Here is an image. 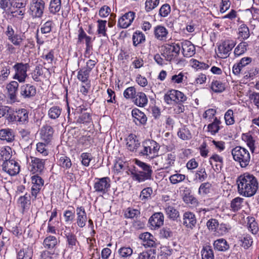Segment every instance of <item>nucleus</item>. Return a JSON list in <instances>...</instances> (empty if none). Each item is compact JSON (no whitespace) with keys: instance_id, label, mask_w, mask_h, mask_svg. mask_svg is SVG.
I'll list each match as a JSON object with an SVG mask.
<instances>
[{"instance_id":"0e129e2a","label":"nucleus","mask_w":259,"mask_h":259,"mask_svg":"<svg viewBox=\"0 0 259 259\" xmlns=\"http://www.w3.org/2000/svg\"><path fill=\"white\" fill-rule=\"evenodd\" d=\"M59 162L61 167L66 169L69 168L72 165L70 159L65 155H62L60 157Z\"/></svg>"},{"instance_id":"ea45409f","label":"nucleus","mask_w":259,"mask_h":259,"mask_svg":"<svg viewBox=\"0 0 259 259\" xmlns=\"http://www.w3.org/2000/svg\"><path fill=\"white\" fill-rule=\"evenodd\" d=\"M240 245L244 249H247L249 248L252 244L253 241L251 237L248 235H244L239 239Z\"/></svg>"},{"instance_id":"8fccbe9b","label":"nucleus","mask_w":259,"mask_h":259,"mask_svg":"<svg viewBox=\"0 0 259 259\" xmlns=\"http://www.w3.org/2000/svg\"><path fill=\"white\" fill-rule=\"evenodd\" d=\"M211 184L208 182L202 183L198 189V193L201 195H205L209 193L211 190Z\"/></svg>"},{"instance_id":"de8ad7c7","label":"nucleus","mask_w":259,"mask_h":259,"mask_svg":"<svg viewBox=\"0 0 259 259\" xmlns=\"http://www.w3.org/2000/svg\"><path fill=\"white\" fill-rule=\"evenodd\" d=\"M248 44L246 41H242L235 49L234 55L236 57H238L246 52L247 51V47Z\"/></svg>"},{"instance_id":"5701e85b","label":"nucleus","mask_w":259,"mask_h":259,"mask_svg":"<svg viewBox=\"0 0 259 259\" xmlns=\"http://www.w3.org/2000/svg\"><path fill=\"white\" fill-rule=\"evenodd\" d=\"M19 87V83L15 80L11 81L7 85L8 95L10 100L15 102L17 101V94Z\"/></svg>"},{"instance_id":"49530a36","label":"nucleus","mask_w":259,"mask_h":259,"mask_svg":"<svg viewBox=\"0 0 259 259\" xmlns=\"http://www.w3.org/2000/svg\"><path fill=\"white\" fill-rule=\"evenodd\" d=\"M185 189L183 197L184 201L188 204H195L197 203V199L190 194L189 189L187 188Z\"/></svg>"},{"instance_id":"774afa93","label":"nucleus","mask_w":259,"mask_h":259,"mask_svg":"<svg viewBox=\"0 0 259 259\" xmlns=\"http://www.w3.org/2000/svg\"><path fill=\"white\" fill-rule=\"evenodd\" d=\"M139 259H155V252L154 250L143 251L138 256Z\"/></svg>"},{"instance_id":"f257e3e1","label":"nucleus","mask_w":259,"mask_h":259,"mask_svg":"<svg viewBox=\"0 0 259 259\" xmlns=\"http://www.w3.org/2000/svg\"><path fill=\"white\" fill-rule=\"evenodd\" d=\"M238 192L243 196L250 197L255 195L258 187L257 179L248 173L241 175L236 180Z\"/></svg>"},{"instance_id":"e433bc0d","label":"nucleus","mask_w":259,"mask_h":259,"mask_svg":"<svg viewBox=\"0 0 259 259\" xmlns=\"http://www.w3.org/2000/svg\"><path fill=\"white\" fill-rule=\"evenodd\" d=\"M212 122L209 123L207 126V131L210 133L211 135H215L220 130L221 121L215 117Z\"/></svg>"},{"instance_id":"4be33fe9","label":"nucleus","mask_w":259,"mask_h":259,"mask_svg":"<svg viewBox=\"0 0 259 259\" xmlns=\"http://www.w3.org/2000/svg\"><path fill=\"white\" fill-rule=\"evenodd\" d=\"M53 127L49 125H44L40 131V136L42 140L49 143L52 140L54 134Z\"/></svg>"},{"instance_id":"4468645a","label":"nucleus","mask_w":259,"mask_h":259,"mask_svg":"<svg viewBox=\"0 0 259 259\" xmlns=\"http://www.w3.org/2000/svg\"><path fill=\"white\" fill-rule=\"evenodd\" d=\"M195 215L190 211L185 212L183 215L182 224L187 229H193L196 225Z\"/></svg>"},{"instance_id":"6ab92c4d","label":"nucleus","mask_w":259,"mask_h":259,"mask_svg":"<svg viewBox=\"0 0 259 259\" xmlns=\"http://www.w3.org/2000/svg\"><path fill=\"white\" fill-rule=\"evenodd\" d=\"M31 77L35 82H42L44 79H46L47 76L44 71V68L41 65L35 66L34 70L31 73Z\"/></svg>"},{"instance_id":"7ed1b4c3","label":"nucleus","mask_w":259,"mask_h":259,"mask_svg":"<svg viewBox=\"0 0 259 259\" xmlns=\"http://www.w3.org/2000/svg\"><path fill=\"white\" fill-rule=\"evenodd\" d=\"M160 145L153 140H146L142 143V149L139 154L149 159L154 158L158 156Z\"/></svg>"},{"instance_id":"f3484780","label":"nucleus","mask_w":259,"mask_h":259,"mask_svg":"<svg viewBox=\"0 0 259 259\" xmlns=\"http://www.w3.org/2000/svg\"><path fill=\"white\" fill-rule=\"evenodd\" d=\"M76 224L80 228L84 227L87 221V215L83 206H77L76 209Z\"/></svg>"},{"instance_id":"6e6d98bb","label":"nucleus","mask_w":259,"mask_h":259,"mask_svg":"<svg viewBox=\"0 0 259 259\" xmlns=\"http://www.w3.org/2000/svg\"><path fill=\"white\" fill-rule=\"evenodd\" d=\"M67 239V242L69 248H73L76 245L77 242L75 235L71 232H68L65 234Z\"/></svg>"},{"instance_id":"aec40b11","label":"nucleus","mask_w":259,"mask_h":259,"mask_svg":"<svg viewBox=\"0 0 259 259\" xmlns=\"http://www.w3.org/2000/svg\"><path fill=\"white\" fill-rule=\"evenodd\" d=\"M149 223L154 229L159 228L163 225L164 215L162 212H156L149 219Z\"/></svg>"},{"instance_id":"39448f33","label":"nucleus","mask_w":259,"mask_h":259,"mask_svg":"<svg viewBox=\"0 0 259 259\" xmlns=\"http://www.w3.org/2000/svg\"><path fill=\"white\" fill-rule=\"evenodd\" d=\"M180 53V46L176 43L165 44L161 47V55L166 61L171 62L178 57Z\"/></svg>"},{"instance_id":"c03bdc74","label":"nucleus","mask_w":259,"mask_h":259,"mask_svg":"<svg viewBox=\"0 0 259 259\" xmlns=\"http://www.w3.org/2000/svg\"><path fill=\"white\" fill-rule=\"evenodd\" d=\"M126 166V162L120 159H117L114 164L113 170L115 173L119 174L122 172Z\"/></svg>"},{"instance_id":"a18cd8bd","label":"nucleus","mask_w":259,"mask_h":259,"mask_svg":"<svg viewBox=\"0 0 259 259\" xmlns=\"http://www.w3.org/2000/svg\"><path fill=\"white\" fill-rule=\"evenodd\" d=\"M213 246L215 249L219 251H226L227 250V241L223 238L217 239L214 241Z\"/></svg>"},{"instance_id":"b1692460","label":"nucleus","mask_w":259,"mask_h":259,"mask_svg":"<svg viewBox=\"0 0 259 259\" xmlns=\"http://www.w3.org/2000/svg\"><path fill=\"white\" fill-rule=\"evenodd\" d=\"M126 146L128 150L131 151H135L138 149L140 143L136 135L130 134L125 139Z\"/></svg>"},{"instance_id":"f03ea898","label":"nucleus","mask_w":259,"mask_h":259,"mask_svg":"<svg viewBox=\"0 0 259 259\" xmlns=\"http://www.w3.org/2000/svg\"><path fill=\"white\" fill-rule=\"evenodd\" d=\"M135 163L142 168V170H139L135 167L129 170L131 177L134 181L139 183L143 182L152 178V170L151 166L147 163L136 160Z\"/></svg>"},{"instance_id":"c9c22d12","label":"nucleus","mask_w":259,"mask_h":259,"mask_svg":"<svg viewBox=\"0 0 259 259\" xmlns=\"http://www.w3.org/2000/svg\"><path fill=\"white\" fill-rule=\"evenodd\" d=\"M164 209L166 214L170 219L175 220L179 217V211L172 206H170L166 204Z\"/></svg>"},{"instance_id":"ddd939ff","label":"nucleus","mask_w":259,"mask_h":259,"mask_svg":"<svg viewBox=\"0 0 259 259\" xmlns=\"http://www.w3.org/2000/svg\"><path fill=\"white\" fill-rule=\"evenodd\" d=\"M135 17V13L128 12L118 19L117 26L121 28H126L132 24Z\"/></svg>"},{"instance_id":"2eb2a0df","label":"nucleus","mask_w":259,"mask_h":259,"mask_svg":"<svg viewBox=\"0 0 259 259\" xmlns=\"http://www.w3.org/2000/svg\"><path fill=\"white\" fill-rule=\"evenodd\" d=\"M29 168L33 173H40L45 167V160L36 157H31Z\"/></svg>"},{"instance_id":"052dcab7","label":"nucleus","mask_w":259,"mask_h":259,"mask_svg":"<svg viewBox=\"0 0 259 259\" xmlns=\"http://www.w3.org/2000/svg\"><path fill=\"white\" fill-rule=\"evenodd\" d=\"M211 88L214 92H222L226 88L225 84L222 83L220 81L216 80L212 82Z\"/></svg>"},{"instance_id":"bf43d9fd","label":"nucleus","mask_w":259,"mask_h":259,"mask_svg":"<svg viewBox=\"0 0 259 259\" xmlns=\"http://www.w3.org/2000/svg\"><path fill=\"white\" fill-rule=\"evenodd\" d=\"M137 94L136 90L135 87H130L126 89L123 92V97L126 99L134 100Z\"/></svg>"},{"instance_id":"7c9ffc66","label":"nucleus","mask_w":259,"mask_h":259,"mask_svg":"<svg viewBox=\"0 0 259 259\" xmlns=\"http://www.w3.org/2000/svg\"><path fill=\"white\" fill-rule=\"evenodd\" d=\"M161 158L163 168H168L174 165L176 160V154L174 152L163 154Z\"/></svg>"},{"instance_id":"dca6fc26","label":"nucleus","mask_w":259,"mask_h":259,"mask_svg":"<svg viewBox=\"0 0 259 259\" xmlns=\"http://www.w3.org/2000/svg\"><path fill=\"white\" fill-rule=\"evenodd\" d=\"M36 93V88L30 84H24L20 87V94L24 99H29L34 97Z\"/></svg>"},{"instance_id":"603ef678","label":"nucleus","mask_w":259,"mask_h":259,"mask_svg":"<svg viewBox=\"0 0 259 259\" xmlns=\"http://www.w3.org/2000/svg\"><path fill=\"white\" fill-rule=\"evenodd\" d=\"M178 136L183 140H188L192 138L190 131L186 127L181 128L178 132Z\"/></svg>"},{"instance_id":"20e7f679","label":"nucleus","mask_w":259,"mask_h":259,"mask_svg":"<svg viewBox=\"0 0 259 259\" xmlns=\"http://www.w3.org/2000/svg\"><path fill=\"white\" fill-rule=\"evenodd\" d=\"M233 159L237 162L242 168L246 167L250 161V155L246 149L237 146L232 150Z\"/></svg>"},{"instance_id":"a878e982","label":"nucleus","mask_w":259,"mask_h":259,"mask_svg":"<svg viewBox=\"0 0 259 259\" xmlns=\"http://www.w3.org/2000/svg\"><path fill=\"white\" fill-rule=\"evenodd\" d=\"M132 115L134 118V121L136 124H146L147 118L146 115L139 109L135 108L132 111Z\"/></svg>"},{"instance_id":"393cba45","label":"nucleus","mask_w":259,"mask_h":259,"mask_svg":"<svg viewBox=\"0 0 259 259\" xmlns=\"http://www.w3.org/2000/svg\"><path fill=\"white\" fill-rule=\"evenodd\" d=\"M59 243V239L55 236L49 235L44 240L42 244L46 249L53 250L57 248Z\"/></svg>"},{"instance_id":"cd10ccee","label":"nucleus","mask_w":259,"mask_h":259,"mask_svg":"<svg viewBox=\"0 0 259 259\" xmlns=\"http://www.w3.org/2000/svg\"><path fill=\"white\" fill-rule=\"evenodd\" d=\"M251 61L252 58L249 57L242 58L239 63L234 65L233 72L236 75L239 74L242 68L250 63Z\"/></svg>"},{"instance_id":"4d7b16f0","label":"nucleus","mask_w":259,"mask_h":259,"mask_svg":"<svg viewBox=\"0 0 259 259\" xmlns=\"http://www.w3.org/2000/svg\"><path fill=\"white\" fill-rule=\"evenodd\" d=\"M216 53L218 57L220 58L225 59L227 58V46L225 41H223L218 46Z\"/></svg>"},{"instance_id":"09e8293b","label":"nucleus","mask_w":259,"mask_h":259,"mask_svg":"<svg viewBox=\"0 0 259 259\" xmlns=\"http://www.w3.org/2000/svg\"><path fill=\"white\" fill-rule=\"evenodd\" d=\"M202 259H214L213 252L209 246L204 247L201 250Z\"/></svg>"},{"instance_id":"9d476101","label":"nucleus","mask_w":259,"mask_h":259,"mask_svg":"<svg viewBox=\"0 0 259 259\" xmlns=\"http://www.w3.org/2000/svg\"><path fill=\"white\" fill-rule=\"evenodd\" d=\"M94 185L95 192L102 194H106L111 186V181L109 177L96 178Z\"/></svg>"},{"instance_id":"423d86ee","label":"nucleus","mask_w":259,"mask_h":259,"mask_svg":"<svg viewBox=\"0 0 259 259\" xmlns=\"http://www.w3.org/2000/svg\"><path fill=\"white\" fill-rule=\"evenodd\" d=\"M187 99V96L183 93L176 90L167 91L164 96V100L168 105L183 103Z\"/></svg>"},{"instance_id":"473e14b6","label":"nucleus","mask_w":259,"mask_h":259,"mask_svg":"<svg viewBox=\"0 0 259 259\" xmlns=\"http://www.w3.org/2000/svg\"><path fill=\"white\" fill-rule=\"evenodd\" d=\"M133 43L135 47L138 46L139 44L144 42L146 40L145 34L139 30L134 32L132 36Z\"/></svg>"},{"instance_id":"864d4df0","label":"nucleus","mask_w":259,"mask_h":259,"mask_svg":"<svg viewBox=\"0 0 259 259\" xmlns=\"http://www.w3.org/2000/svg\"><path fill=\"white\" fill-rule=\"evenodd\" d=\"M76 121L77 123L88 124L92 122V119L89 113L84 112L79 115Z\"/></svg>"},{"instance_id":"6e6552de","label":"nucleus","mask_w":259,"mask_h":259,"mask_svg":"<svg viewBox=\"0 0 259 259\" xmlns=\"http://www.w3.org/2000/svg\"><path fill=\"white\" fill-rule=\"evenodd\" d=\"M45 5L43 0H32L29 5L28 13L33 18H40L44 14Z\"/></svg>"},{"instance_id":"2f4dec72","label":"nucleus","mask_w":259,"mask_h":259,"mask_svg":"<svg viewBox=\"0 0 259 259\" xmlns=\"http://www.w3.org/2000/svg\"><path fill=\"white\" fill-rule=\"evenodd\" d=\"M62 109L59 106H53L48 111V116L49 118L52 120L58 119L61 115Z\"/></svg>"},{"instance_id":"72a5a7b5","label":"nucleus","mask_w":259,"mask_h":259,"mask_svg":"<svg viewBox=\"0 0 259 259\" xmlns=\"http://www.w3.org/2000/svg\"><path fill=\"white\" fill-rule=\"evenodd\" d=\"M33 249L27 247L21 249L17 253V259H32Z\"/></svg>"},{"instance_id":"f704fd0d","label":"nucleus","mask_w":259,"mask_h":259,"mask_svg":"<svg viewBox=\"0 0 259 259\" xmlns=\"http://www.w3.org/2000/svg\"><path fill=\"white\" fill-rule=\"evenodd\" d=\"M117 252L120 259H125L132 255L133 250L130 246H124L120 247Z\"/></svg>"},{"instance_id":"5fc2aeb1","label":"nucleus","mask_w":259,"mask_h":259,"mask_svg":"<svg viewBox=\"0 0 259 259\" xmlns=\"http://www.w3.org/2000/svg\"><path fill=\"white\" fill-rule=\"evenodd\" d=\"M140 214V211L136 209L128 207L124 211V216L126 219H133L138 217Z\"/></svg>"},{"instance_id":"f8f14e48","label":"nucleus","mask_w":259,"mask_h":259,"mask_svg":"<svg viewBox=\"0 0 259 259\" xmlns=\"http://www.w3.org/2000/svg\"><path fill=\"white\" fill-rule=\"evenodd\" d=\"M177 45L180 46V50L182 48V54L185 57H191L195 54V46L189 40H183Z\"/></svg>"},{"instance_id":"9b49d317","label":"nucleus","mask_w":259,"mask_h":259,"mask_svg":"<svg viewBox=\"0 0 259 259\" xmlns=\"http://www.w3.org/2000/svg\"><path fill=\"white\" fill-rule=\"evenodd\" d=\"M2 167L3 169L11 176L16 175L20 171L19 163L13 159L4 161L2 164Z\"/></svg>"},{"instance_id":"4c0bfd02","label":"nucleus","mask_w":259,"mask_h":259,"mask_svg":"<svg viewBox=\"0 0 259 259\" xmlns=\"http://www.w3.org/2000/svg\"><path fill=\"white\" fill-rule=\"evenodd\" d=\"M250 36L248 27L245 24H241L238 28V38L241 40L247 39Z\"/></svg>"},{"instance_id":"13d9d810","label":"nucleus","mask_w":259,"mask_h":259,"mask_svg":"<svg viewBox=\"0 0 259 259\" xmlns=\"http://www.w3.org/2000/svg\"><path fill=\"white\" fill-rule=\"evenodd\" d=\"M18 202L23 210L26 209L30 204L29 194H25L24 196L20 197Z\"/></svg>"},{"instance_id":"412c9836","label":"nucleus","mask_w":259,"mask_h":259,"mask_svg":"<svg viewBox=\"0 0 259 259\" xmlns=\"http://www.w3.org/2000/svg\"><path fill=\"white\" fill-rule=\"evenodd\" d=\"M140 238L142 240V244L145 247H154L156 246L155 238L149 232L141 234Z\"/></svg>"},{"instance_id":"1a4fd4ad","label":"nucleus","mask_w":259,"mask_h":259,"mask_svg":"<svg viewBox=\"0 0 259 259\" xmlns=\"http://www.w3.org/2000/svg\"><path fill=\"white\" fill-rule=\"evenodd\" d=\"M5 33L7 36L8 39L14 46L16 47H20L24 39V35L16 33L11 25H9L7 26Z\"/></svg>"},{"instance_id":"0eeeda50","label":"nucleus","mask_w":259,"mask_h":259,"mask_svg":"<svg viewBox=\"0 0 259 259\" xmlns=\"http://www.w3.org/2000/svg\"><path fill=\"white\" fill-rule=\"evenodd\" d=\"M30 66L28 63L22 62L15 63L13 66L15 73L12 78L20 83H24L28 76L27 72Z\"/></svg>"},{"instance_id":"c756f323","label":"nucleus","mask_w":259,"mask_h":259,"mask_svg":"<svg viewBox=\"0 0 259 259\" xmlns=\"http://www.w3.org/2000/svg\"><path fill=\"white\" fill-rule=\"evenodd\" d=\"M0 139L6 141L7 142H12L15 139V134L11 128H4L0 130Z\"/></svg>"},{"instance_id":"79ce46f5","label":"nucleus","mask_w":259,"mask_h":259,"mask_svg":"<svg viewBox=\"0 0 259 259\" xmlns=\"http://www.w3.org/2000/svg\"><path fill=\"white\" fill-rule=\"evenodd\" d=\"M207 178V174L204 168H199L195 174L194 181L202 182Z\"/></svg>"},{"instance_id":"c85d7f7f","label":"nucleus","mask_w":259,"mask_h":259,"mask_svg":"<svg viewBox=\"0 0 259 259\" xmlns=\"http://www.w3.org/2000/svg\"><path fill=\"white\" fill-rule=\"evenodd\" d=\"M133 102L136 105L144 107L147 105L148 100L146 94L141 92L137 93Z\"/></svg>"},{"instance_id":"bb28decb","label":"nucleus","mask_w":259,"mask_h":259,"mask_svg":"<svg viewBox=\"0 0 259 259\" xmlns=\"http://www.w3.org/2000/svg\"><path fill=\"white\" fill-rule=\"evenodd\" d=\"M16 122L19 124H25L28 123V111L24 108H22L16 111Z\"/></svg>"},{"instance_id":"3c124183","label":"nucleus","mask_w":259,"mask_h":259,"mask_svg":"<svg viewBox=\"0 0 259 259\" xmlns=\"http://www.w3.org/2000/svg\"><path fill=\"white\" fill-rule=\"evenodd\" d=\"M243 200V198L239 197L234 198L231 202V208L232 210L233 211H237L239 210L241 208Z\"/></svg>"},{"instance_id":"69168bd1","label":"nucleus","mask_w":259,"mask_h":259,"mask_svg":"<svg viewBox=\"0 0 259 259\" xmlns=\"http://www.w3.org/2000/svg\"><path fill=\"white\" fill-rule=\"evenodd\" d=\"M169 179L171 183L176 184L184 181L186 179V176L177 173L170 176Z\"/></svg>"},{"instance_id":"338daca9","label":"nucleus","mask_w":259,"mask_h":259,"mask_svg":"<svg viewBox=\"0 0 259 259\" xmlns=\"http://www.w3.org/2000/svg\"><path fill=\"white\" fill-rule=\"evenodd\" d=\"M54 26V23L51 20L46 22L41 27L40 31L42 34L50 33Z\"/></svg>"},{"instance_id":"a211bd4d","label":"nucleus","mask_w":259,"mask_h":259,"mask_svg":"<svg viewBox=\"0 0 259 259\" xmlns=\"http://www.w3.org/2000/svg\"><path fill=\"white\" fill-rule=\"evenodd\" d=\"M154 35L155 38L160 41H166L168 38V31L163 26L159 25L154 28Z\"/></svg>"},{"instance_id":"a19ab883","label":"nucleus","mask_w":259,"mask_h":259,"mask_svg":"<svg viewBox=\"0 0 259 259\" xmlns=\"http://www.w3.org/2000/svg\"><path fill=\"white\" fill-rule=\"evenodd\" d=\"M97 23L98 25L97 32L98 33V34H99L100 36H107V21L106 20H98L97 21Z\"/></svg>"},{"instance_id":"680f3d73","label":"nucleus","mask_w":259,"mask_h":259,"mask_svg":"<svg viewBox=\"0 0 259 259\" xmlns=\"http://www.w3.org/2000/svg\"><path fill=\"white\" fill-rule=\"evenodd\" d=\"M248 230L253 234H256L258 230L256 222L252 217H248Z\"/></svg>"},{"instance_id":"37998d69","label":"nucleus","mask_w":259,"mask_h":259,"mask_svg":"<svg viewBox=\"0 0 259 259\" xmlns=\"http://www.w3.org/2000/svg\"><path fill=\"white\" fill-rule=\"evenodd\" d=\"M90 72L84 68L80 69L77 72V79L83 83L90 82L89 80Z\"/></svg>"},{"instance_id":"e2e57ef3","label":"nucleus","mask_w":259,"mask_h":259,"mask_svg":"<svg viewBox=\"0 0 259 259\" xmlns=\"http://www.w3.org/2000/svg\"><path fill=\"white\" fill-rule=\"evenodd\" d=\"M11 148L10 147H3L0 150V155L2 159L4 161L10 160Z\"/></svg>"},{"instance_id":"58836bf2","label":"nucleus","mask_w":259,"mask_h":259,"mask_svg":"<svg viewBox=\"0 0 259 259\" xmlns=\"http://www.w3.org/2000/svg\"><path fill=\"white\" fill-rule=\"evenodd\" d=\"M61 8V0H51L49 5V11L52 14L59 12Z\"/></svg>"}]
</instances>
